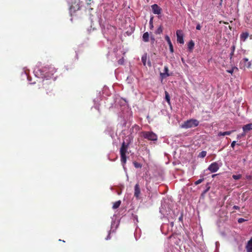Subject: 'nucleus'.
I'll use <instances>...</instances> for the list:
<instances>
[{
  "mask_svg": "<svg viewBox=\"0 0 252 252\" xmlns=\"http://www.w3.org/2000/svg\"><path fill=\"white\" fill-rule=\"evenodd\" d=\"M150 29H152L154 27L153 24V18H151L150 19Z\"/></svg>",
  "mask_w": 252,
  "mask_h": 252,
  "instance_id": "nucleus-31",
  "label": "nucleus"
},
{
  "mask_svg": "<svg viewBox=\"0 0 252 252\" xmlns=\"http://www.w3.org/2000/svg\"><path fill=\"white\" fill-rule=\"evenodd\" d=\"M209 189V188H207L206 187V190H205L206 192Z\"/></svg>",
  "mask_w": 252,
  "mask_h": 252,
  "instance_id": "nucleus-41",
  "label": "nucleus"
},
{
  "mask_svg": "<svg viewBox=\"0 0 252 252\" xmlns=\"http://www.w3.org/2000/svg\"><path fill=\"white\" fill-rule=\"evenodd\" d=\"M194 46V43L192 40H190L188 44V48L189 50L191 52L193 50Z\"/></svg>",
  "mask_w": 252,
  "mask_h": 252,
  "instance_id": "nucleus-16",
  "label": "nucleus"
},
{
  "mask_svg": "<svg viewBox=\"0 0 252 252\" xmlns=\"http://www.w3.org/2000/svg\"><path fill=\"white\" fill-rule=\"evenodd\" d=\"M242 177V175L241 174H238V175H232V178L233 179L235 180H239Z\"/></svg>",
  "mask_w": 252,
  "mask_h": 252,
  "instance_id": "nucleus-24",
  "label": "nucleus"
},
{
  "mask_svg": "<svg viewBox=\"0 0 252 252\" xmlns=\"http://www.w3.org/2000/svg\"><path fill=\"white\" fill-rule=\"evenodd\" d=\"M177 41L180 44L184 43V34L182 30H178L176 31Z\"/></svg>",
  "mask_w": 252,
  "mask_h": 252,
  "instance_id": "nucleus-6",
  "label": "nucleus"
},
{
  "mask_svg": "<svg viewBox=\"0 0 252 252\" xmlns=\"http://www.w3.org/2000/svg\"><path fill=\"white\" fill-rule=\"evenodd\" d=\"M199 124L198 121L195 119H190L185 122L182 125V127L185 128H189L194 127Z\"/></svg>",
  "mask_w": 252,
  "mask_h": 252,
  "instance_id": "nucleus-4",
  "label": "nucleus"
},
{
  "mask_svg": "<svg viewBox=\"0 0 252 252\" xmlns=\"http://www.w3.org/2000/svg\"><path fill=\"white\" fill-rule=\"evenodd\" d=\"M165 39L167 41V42L169 46V50H170V52L172 53H173L174 52L173 46V45L171 41L170 37L168 35H166L165 36Z\"/></svg>",
  "mask_w": 252,
  "mask_h": 252,
  "instance_id": "nucleus-10",
  "label": "nucleus"
},
{
  "mask_svg": "<svg viewBox=\"0 0 252 252\" xmlns=\"http://www.w3.org/2000/svg\"><path fill=\"white\" fill-rule=\"evenodd\" d=\"M110 233H111L110 231H109L108 232V236H107V237L106 238V240H109V239H110V238H111V237H110Z\"/></svg>",
  "mask_w": 252,
  "mask_h": 252,
  "instance_id": "nucleus-35",
  "label": "nucleus"
},
{
  "mask_svg": "<svg viewBox=\"0 0 252 252\" xmlns=\"http://www.w3.org/2000/svg\"><path fill=\"white\" fill-rule=\"evenodd\" d=\"M162 32V27L161 26L159 27L157 31H156L155 33L157 34H159Z\"/></svg>",
  "mask_w": 252,
  "mask_h": 252,
  "instance_id": "nucleus-21",
  "label": "nucleus"
},
{
  "mask_svg": "<svg viewBox=\"0 0 252 252\" xmlns=\"http://www.w3.org/2000/svg\"><path fill=\"white\" fill-rule=\"evenodd\" d=\"M249 36V33L248 32H242L240 36V39L241 41L245 42Z\"/></svg>",
  "mask_w": 252,
  "mask_h": 252,
  "instance_id": "nucleus-13",
  "label": "nucleus"
},
{
  "mask_svg": "<svg viewBox=\"0 0 252 252\" xmlns=\"http://www.w3.org/2000/svg\"><path fill=\"white\" fill-rule=\"evenodd\" d=\"M141 60L143 63V64L144 66L146 64V61H147V54H145L142 56L141 58Z\"/></svg>",
  "mask_w": 252,
  "mask_h": 252,
  "instance_id": "nucleus-20",
  "label": "nucleus"
},
{
  "mask_svg": "<svg viewBox=\"0 0 252 252\" xmlns=\"http://www.w3.org/2000/svg\"><path fill=\"white\" fill-rule=\"evenodd\" d=\"M121 203V202L120 200L115 202L113 204V209H117L118 208H119V206H120Z\"/></svg>",
  "mask_w": 252,
  "mask_h": 252,
  "instance_id": "nucleus-19",
  "label": "nucleus"
},
{
  "mask_svg": "<svg viewBox=\"0 0 252 252\" xmlns=\"http://www.w3.org/2000/svg\"><path fill=\"white\" fill-rule=\"evenodd\" d=\"M42 72H43L42 87L46 91L47 94L51 93L53 90V85L50 80L55 81L56 77L53 75L57 71V69L52 65L46 66L42 68Z\"/></svg>",
  "mask_w": 252,
  "mask_h": 252,
  "instance_id": "nucleus-1",
  "label": "nucleus"
},
{
  "mask_svg": "<svg viewBox=\"0 0 252 252\" xmlns=\"http://www.w3.org/2000/svg\"><path fill=\"white\" fill-rule=\"evenodd\" d=\"M243 131L246 134L248 131L252 130V123H250L244 125L242 127Z\"/></svg>",
  "mask_w": 252,
  "mask_h": 252,
  "instance_id": "nucleus-11",
  "label": "nucleus"
},
{
  "mask_svg": "<svg viewBox=\"0 0 252 252\" xmlns=\"http://www.w3.org/2000/svg\"><path fill=\"white\" fill-rule=\"evenodd\" d=\"M182 61L183 62L184 61V59L183 58H182Z\"/></svg>",
  "mask_w": 252,
  "mask_h": 252,
  "instance_id": "nucleus-46",
  "label": "nucleus"
},
{
  "mask_svg": "<svg viewBox=\"0 0 252 252\" xmlns=\"http://www.w3.org/2000/svg\"><path fill=\"white\" fill-rule=\"evenodd\" d=\"M250 247H252V237L248 242L246 248L247 249Z\"/></svg>",
  "mask_w": 252,
  "mask_h": 252,
  "instance_id": "nucleus-23",
  "label": "nucleus"
},
{
  "mask_svg": "<svg viewBox=\"0 0 252 252\" xmlns=\"http://www.w3.org/2000/svg\"><path fill=\"white\" fill-rule=\"evenodd\" d=\"M203 180H204L203 178L200 179L198 180L197 181H195L194 184L196 185H197L200 184L201 183H202L203 181Z\"/></svg>",
  "mask_w": 252,
  "mask_h": 252,
  "instance_id": "nucleus-28",
  "label": "nucleus"
},
{
  "mask_svg": "<svg viewBox=\"0 0 252 252\" xmlns=\"http://www.w3.org/2000/svg\"><path fill=\"white\" fill-rule=\"evenodd\" d=\"M246 178L248 180H252V175H248L247 174L246 175Z\"/></svg>",
  "mask_w": 252,
  "mask_h": 252,
  "instance_id": "nucleus-29",
  "label": "nucleus"
},
{
  "mask_svg": "<svg viewBox=\"0 0 252 252\" xmlns=\"http://www.w3.org/2000/svg\"><path fill=\"white\" fill-rule=\"evenodd\" d=\"M140 194V189L138 184H136L134 187V196L138 198Z\"/></svg>",
  "mask_w": 252,
  "mask_h": 252,
  "instance_id": "nucleus-12",
  "label": "nucleus"
},
{
  "mask_svg": "<svg viewBox=\"0 0 252 252\" xmlns=\"http://www.w3.org/2000/svg\"><path fill=\"white\" fill-rule=\"evenodd\" d=\"M171 224L172 225H173V222H171Z\"/></svg>",
  "mask_w": 252,
  "mask_h": 252,
  "instance_id": "nucleus-45",
  "label": "nucleus"
},
{
  "mask_svg": "<svg viewBox=\"0 0 252 252\" xmlns=\"http://www.w3.org/2000/svg\"><path fill=\"white\" fill-rule=\"evenodd\" d=\"M133 163L135 168H138L142 167L141 164L137 162L134 161Z\"/></svg>",
  "mask_w": 252,
  "mask_h": 252,
  "instance_id": "nucleus-25",
  "label": "nucleus"
},
{
  "mask_svg": "<svg viewBox=\"0 0 252 252\" xmlns=\"http://www.w3.org/2000/svg\"><path fill=\"white\" fill-rule=\"evenodd\" d=\"M165 99L168 104H170V97L169 94L167 91H165Z\"/></svg>",
  "mask_w": 252,
  "mask_h": 252,
  "instance_id": "nucleus-18",
  "label": "nucleus"
},
{
  "mask_svg": "<svg viewBox=\"0 0 252 252\" xmlns=\"http://www.w3.org/2000/svg\"><path fill=\"white\" fill-rule=\"evenodd\" d=\"M243 61L244 63V66H246L248 68H249L251 67V65H252L251 62L249 61V60L248 58H244L243 59Z\"/></svg>",
  "mask_w": 252,
  "mask_h": 252,
  "instance_id": "nucleus-14",
  "label": "nucleus"
},
{
  "mask_svg": "<svg viewBox=\"0 0 252 252\" xmlns=\"http://www.w3.org/2000/svg\"><path fill=\"white\" fill-rule=\"evenodd\" d=\"M128 146V144H126L125 142H123L120 148L121 161L123 166H125L126 161V153L127 152Z\"/></svg>",
  "mask_w": 252,
  "mask_h": 252,
  "instance_id": "nucleus-3",
  "label": "nucleus"
},
{
  "mask_svg": "<svg viewBox=\"0 0 252 252\" xmlns=\"http://www.w3.org/2000/svg\"><path fill=\"white\" fill-rule=\"evenodd\" d=\"M164 72L160 73V77L161 79L166 78L170 76L171 75L169 73V69L167 66L165 65L164 67Z\"/></svg>",
  "mask_w": 252,
  "mask_h": 252,
  "instance_id": "nucleus-8",
  "label": "nucleus"
},
{
  "mask_svg": "<svg viewBox=\"0 0 252 252\" xmlns=\"http://www.w3.org/2000/svg\"><path fill=\"white\" fill-rule=\"evenodd\" d=\"M118 63L119 64L122 65L124 63V58H122L118 60Z\"/></svg>",
  "mask_w": 252,
  "mask_h": 252,
  "instance_id": "nucleus-27",
  "label": "nucleus"
},
{
  "mask_svg": "<svg viewBox=\"0 0 252 252\" xmlns=\"http://www.w3.org/2000/svg\"><path fill=\"white\" fill-rule=\"evenodd\" d=\"M246 133L243 131V132L241 134H238L237 136V139H241L242 137L245 136L246 135Z\"/></svg>",
  "mask_w": 252,
  "mask_h": 252,
  "instance_id": "nucleus-26",
  "label": "nucleus"
},
{
  "mask_svg": "<svg viewBox=\"0 0 252 252\" xmlns=\"http://www.w3.org/2000/svg\"><path fill=\"white\" fill-rule=\"evenodd\" d=\"M219 169V166L217 162H213L211 163L208 167V170L212 173L217 172Z\"/></svg>",
  "mask_w": 252,
  "mask_h": 252,
  "instance_id": "nucleus-7",
  "label": "nucleus"
},
{
  "mask_svg": "<svg viewBox=\"0 0 252 252\" xmlns=\"http://www.w3.org/2000/svg\"><path fill=\"white\" fill-rule=\"evenodd\" d=\"M222 0H220V2L219 3L220 5H221L222 4Z\"/></svg>",
  "mask_w": 252,
  "mask_h": 252,
  "instance_id": "nucleus-40",
  "label": "nucleus"
},
{
  "mask_svg": "<svg viewBox=\"0 0 252 252\" xmlns=\"http://www.w3.org/2000/svg\"><path fill=\"white\" fill-rule=\"evenodd\" d=\"M236 141H233L231 143V147H232V148H234V147H235V145H236Z\"/></svg>",
  "mask_w": 252,
  "mask_h": 252,
  "instance_id": "nucleus-34",
  "label": "nucleus"
},
{
  "mask_svg": "<svg viewBox=\"0 0 252 252\" xmlns=\"http://www.w3.org/2000/svg\"><path fill=\"white\" fill-rule=\"evenodd\" d=\"M182 220H183V216H182V215L181 216H180V217H179V220L180 221H182Z\"/></svg>",
  "mask_w": 252,
  "mask_h": 252,
  "instance_id": "nucleus-39",
  "label": "nucleus"
},
{
  "mask_svg": "<svg viewBox=\"0 0 252 252\" xmlns=\"http://www.w3.org/2000/svg\"><path fill=\"white\" fill-rule=\"evenodd\" d=\"M67 2L69 5V12L72 16L73 13L80 9V0H68Z\"/></svg>",
  "mask_w": 252,
  "mask_h": 252,
  "instance_id": "nucleus-2",
  "label": "nucleus"
},
{
  "mask_svg": "<svg viewBox=\"0 0 252 252\" xmlns=\"http://www.w3.org/2000/svg\"><path fill=\"white\" fill-rule=\"evenodd\" d=\"M196 29L197 30H200V29H201V26H200V25L199 24H198V25H197L196 27Z\"/></svg>",
  "mask_w": 252,
  "mask_h": 252,
  "instance_id": "nucleus-38",
  "label": "nucleus"
},
{
  "mask_svg": "<svg viewBox=\"0 0 252 252\" xmlns=\"http://www.w3.org/2000/svg\"><path fill=\"white\" fill-rule=\"evenodd\" d=\"M236 69V70H238V68L237 67H233L231 69H228L226 70V71L228 72V73H230L231 74H232L233 72H234V70Z\"/></svg>",
  "mask_w": 252,
  "mask_h": 252,
  "instance_id": "nucleus-22",
  "label": "nucleus"
},
{
  "mask_svg": "<svg viewBox=\"0 0 252 252\" xmlns=\"http://www.w3.org/2000/svg\"><path fill=\"white\" fill-rule=\"evenodd\" d=\"M232 51L230 54V56L231 57V58L232 57V56H233V54H234V50H235V46H233L232 47Z\"/></svg>",
  "mask_w": 252,
  "mask_h": 252,
  "instance_id": "nucleus-30",
  "label": "nucleus"
},
{
  "mask_svg": "<svg viewBox=\"0 0 252 252\" xmlns=\"http://www.w3.org/2000/svg\"><path fill=\"white\" fill-rule=\"evenodd\" d=\"M142 136L149 140L151 141H157L158 139V136L157 134L154 133L153 131H143L142 132Z\"/></svg>",
  "mask_w": 252,
  "mask_h": 252,
  "instance_id": "nucleus-5",
  "label": "nucleus"
},
{
  "mask_svg": "<svg viewBox=\"0 0 252 252\" xmlns=\"http://www.w3.org/2000/svg\"><path fill=\"white\" fill-rule=\"evenodd\" d=\"M246 220H245V219H243V218H239V219H238V222L239 223H242L243 222H244V221H246Z\"/></svg>",
  "mask_w": 252,
  "mask_h": 252,
  "instance_id": "nucleus-32",
  "label": "nucleus"
},
{
  "mask_svg": "<svg viewBox=\"0 0 252 252\" xmlns=\"http://www.w3.org/2000/svg\"><path fill=\"white\" fill-rule=\"evenodd\" d=\"M205 193V191H204L203 192H202V194H201V196L203 197V195H204V194Z\"/></svg>",
  "mask_w": 252,
  "mask_h": 252,
  "instance_id": "nucleus-42",
  "label": "nucleus"
},
{
  "mask_svg": "<svg viewBox=\"0 0 252 252\" xmlns=\"http://www.w3.org/2000/svg\"><path fill=\"white\" fill-rule=\"evenodd\" d=\"M233 131H228L225 132H219L218 133V136H225L229 135Z\"/></svg>",
  "mask_w": 252,
  "mask_h": 252,
  "instance_id": "nucleus-17",
  "label": "nucleus"
},
{
  "mask_svg": "<svg viewBox=\"0 0 252 252\" xmlns=\"http://www.w3.org/2000/svg\"><path fill=\"white\" fill-rule=\"evenodd\" d=\"M215 176H216V175H213L212 176V177H215Z\"/></svg>",
  "mask_w": 252,
  "mask_h": 252,
  "instance_id": "nucleus-44",
  "label": "nucleus"
},
{
  "mask_svg": "<svg viewBox=\"0 0 252 252\" xmlns=\"http://www.w3.org/2000/svg\"><path fill=\"white\" fill-rule=\"evenodd\" d=\"M199 156L202 158L205 157V151H202Z\"/></svg>",
  "mask_w": 252,
  "mask_h": 252,
  "instance_id": "nucleus-33",
  "label": "nucleus"
},
{
  "mask_svg": "<svg viewBox=\"0 0 252 252\" xmlns=\"http://www.w3.org/2000/svg\"><path fill=\"white\" fill-rule=\"evenodd\" d=\"M247 252H252V247L246 249Z\"/></svg>",
  "mask_w": 252,
  "mask_h": 252,
  "instance_id": "nucleus-36",
  "label": "nucleus"
},
{
  "mask_svg": "<svg viewBox=\"0 0 252 252\" xmlns=\"http://www.w3.org/2000/svg\"><path fill=\"white\" fill-rule=\"evenodd\" d=\"M153 12L155 14H160L161 12V8L157 4H154L151 6Z\"/></svg>",
  "mask_w": 252,
  "mask_h": 252,
  "instance_id": "nucleus-9",
  "label": "nucleus"
},
{
  "mask_svg": "<svg viewBox=\"0 0 252 252\" xmlns=\"http://www.w3.org/2000/svg\"><path fill=\"white\" fill-rule=\"evenodd\" d=\"M148 65H149V66H151V62H149L148 63Z\"/></svg>",
  "mask_w": 252,
  "mask_h": 252,
  "instance_id": "nucleus-43",
  "label": "nucleus"
},
{
  "mask_svg": "<svg viewBox=\"0 0 252 252\" xmlns=\"http://www.w3.org/2000/svg\"><path fill=\"white\" fill-rule=\"evenodd\" d=\"M143 40L144 42H148L149 41V34L148 32L144 33L142 36Z\"/></svg>",
  "mask_w": 252,
  "mask_h": 252,
  "instance_id": "nucleus-15",
  "label": "nucleus"
},
{
  "mask_svg": "<svg viewBox=\"0 0 252 252\" xmlns=\"http://www.w3.org/2000/svg\"><path fill=\"white\" fill-rule=\"evenodd\" d=\"M233 208L234 209H236V210H238L239 209L240 207L238 206H236V205H234L233 207Z\"/></svg>",
  "mask_w": 252,
  "mask_h": 252,
  "instance_id": "nucleus-37",
  "label": "nucleus"
}]
</instances>
